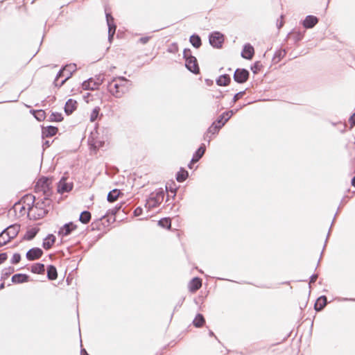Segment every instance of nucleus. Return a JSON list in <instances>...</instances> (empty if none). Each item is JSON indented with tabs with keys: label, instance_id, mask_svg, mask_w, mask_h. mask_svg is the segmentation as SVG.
Listing matches in <instances>:
<instances>
[{
	"label": "nucleus",
	"instance_id": "obj_37",
	"mask_svg": "<svg viewBox=\"0 0 355 355\" xmlns=\"http://www.w3.org/2000/svg\"><path fill=\"white\" fill-rule=\"evenodd\" d=\"M33 115L35 118L39 121H43L46 117L45 112L42 110L33 111Z\"/></svg>",
	"mask_w": 355,
	"mask_h": 355
},
{
	"label": "nucleus",
	"instance_id": "obj_36",
	"mask_svg": "<svg viewBox=\"0 0 355 355\" xmlns=\"http://www.w3.org/2000/svg\"><path fill=\"white\" fill-rule=\"evenodd\" d=\"M121 205H116L114 208L108 209L106 214L103 215L102 218H105L109 215H111L112 216H115L117 214V212L121 209Z\"/></svg>",
	"mask_w": 355,
	"mask_h": 355
},
{
	"label": "nucleus",
	"instance_id": "obj_21",
	"mask_svg": "<svg viewBox=\"0 0 355 355\" xmlns=\"http://www.w3.org/2000/svg\"><path fill=\"white\" fill-rule=\"evenodd\" d=\"M55 241V236L53 234H49L43 241L42 247L45 250L50 249Z\"/></svg>",
	"mask_w": 355,
	"mask_h": 355
},
{
	"label": "nucleus",
	"instance_id": "obj_55",
	"mask_svg": "<svg viewBox=\"0 0 355 355\" xmlns=\"http://www.w3.org/2000/svg\"><path fill=\"white\" fill-rule=\"evenodd\" d=\"M286 54V52L284 50L283 51H279V53H278V56L279 57V58L281 57H283L284 56V55Z\"/></svg>",
	"mask_w": 355,
	"mask_h": 355
},
{
	"label": "nucleus",
	"instance_id": "obj_62",
	"mask_svg": "<svg viewBox=\"0 0 355 355\" xmlns=\"http://www.w3.org/2000/svg\"><path fill=\"white\" fill-rule=\"evenodd\" d=\"M23 209H24V207H22L21 209H20V211H22Z\"/></svg>",
	"mask_w": 355,
	"mask_h": 355
},
{
	"label": "nucleus",
	"instance_id": "obj_15",
	"mask_svg": "<svg viewBox=\"0 0 355 355\" xmlns=\"http://www.w3.org/2000/svg\"><path fill=\"white\" fill-rule=\"evenodd\" d=\"M318 22V19L313 15H307L303 21V26L306 28H313Z\"/></svg>",
	"mask_w": 355,
	"mask_h": 355
},
{
	"label": "nucleus",
	"instance_id": "obj_47",
	"mask_svg": "<svg viewBox=\"0 0 355 355\" xmlns=\"http://www.w3.org/2000/svg\"><path fill=\"white\" fill-rule=\"evenodd\" d=\"M283 17H284V15H282L280 17L281 19L280 20L277 19V27L278 29H280L284 25Z\"/></svg>",
	"mask_w": 355,
	"mask_h": 355
},
{
	"label": "nucleus",
	"instance_id": "obj_61",
	"mask_svg": "<svg viewBox=\"0 0 355 355\" xmlns=\"http://www.w3.org/2000/svg\"><path fill=\"white\" fill-rule=\"evenodd\" d=\"M23 209H24V207H22L21 209H20V211H22Z\"/></svg>",
	"mask_w": 355,
	"mask_h": 355
},
{
	"label": "nucleus",
	"instance_id": "obj_57",
	"mask_svg": "<svg viewBox=\"0 0 355 355\" xmlns=\"http://www.w3.org/2000/svg\"><path fill=\"white\" fill-rule=\"evenodd\" d=\"M352 184L355 187V176L352 179Z\"/></svg>",
	"mask_w": 355,
	"mask_h": 355
},
{
	"label": "nucleus",
	"instance_id": "obj_29",
	"mask_svg": "<svg viewBox=\"0 0 355 355\" xmlns=\"http://www.w3.org/2000/svg\"><path fill=\"white\" fill-rule=\"evenodd\" d=\"M45 271V267L43 263H37L32 266L31 272L36 274H43Z\"/></svg>",
	"mask_w": 355,
	"mask_h": 355
},
{
	"label": "nucleus",
	"instance_id": "obj_12",
	"mask_svg": "<svg viewBox=\"0 0 355 355\" xmlns=\"http://www.w3.org/2000/svg\"><path fill=\"white\" fill-rule=\"evenodd\" d=\"M76 225L72 222L64 225L59 230L58 234L62 236H67L69 235L71 232L76 230Z\"/></svg>",
	"mask_w": 355,
	"mask_h": 355
},
{
	"label": "nucleus",
	"instance_id": "obj_19",
	"mask_svg": "<svg viewBox=\"0 0 355 355\" xmlns=\"http://www.w3.org/2000/svg\"><path fill=\"white\" fill-rule=\"evenodd\" d=\"M202 286V280L199 277L193 278L189 282V290L196 292Z\"/></svg>",
	"mask_w": 355,
	"mask_h": 355
},
{
	"label": "nucleus",
	"instance_id": "obj_2",
	"mask_svg": "<svg viewBox=\"0 0 355 355\" xmlns=\"http://www.w3.org/2000/svg\"><path fill=\"white\" fill-rule=\"evenodd\" d=\"M76 70V65L75 64H67L61 69L54 80L55 86L60 87L64 83L69 79L73 73Z\"/></svg>",
	"mask_w": 355,
	"mask_h": 355
},
{
	"label": "nucleus",
	"instance_id": "obj_6",
	"mask_svg": "<svg viewBox=\"0 0 355 355\" xmlns=\"http://www.w3.org/2000/svg\"><path fill=\"white\" fill-rule=\"evenodd\" d=\"M210 44L216 49H220L224 42V36L219 32H214L209 37Z\"/></svg>",
	"mask_w": 355,
	"mask_h": 355
},
{
	"label": "nucleus",
	"instance_id": "obj_43",
	"mask_svg": "<svg viewBox=\"0 0 355 355\" xmlns=\"http://www.w3.org/2000/svg\"><path fill=\"white\" fill-rule=\"evenodd\" d=\"M261 67L260 62H256L251 67L252 71L254 73H257Z\"/></svg>",
	"mask_w": 355,
	"mask_h": 355
},
{
	"label": "nucleus",
	"instance_id": "obj_22",
	"mask_svg": "<svg viewBox=\"0 0 355 355\" xmlns=\"http://www.w3.org/2000/svg\"><path fill=\"white\" fill-rule=\"evenodd\" d=\"M105 15H106L107 24L108 26V33H111V31H112L113 33H115L116 26L114 23L113 17L111 15L110 13H108V12H106Z\"/></svg>",
	"mask_w": 355,
	"mask_h": 355
},
{
	"label": "nucleus",
	"instance_id": "obj_53",
	"mask_svg": "<svg viewBox=\"0 0 355 355\" xmlns=\"http://www.w3.org/2000/svg\"><path fill=\"white\" fill-rule=\"evenodd\" d=\"M114 34L115 33L112 31H111V33H108V40L110 41V42H111L112 40H113Z\"/></svg>",
	"mask_w": 355,
	"mask_h": 355
},
{
	"label": "nucleus",
	"instance_id": "obj_14",
	"mask_svg": "<svg viewBox=\"0 0 355 355\" xmlns=\"http://www.w3.org/2000/svg\"><path fill=\"white\" fill-rule=\"evenodd\" d=\"M254 48L250 44H245L241 52V56L247 60H251L254 55Z\"/></svg>",
	"mask_w": 355,
	"mask_h": 355
},
{
	"label": "nucleus",
	"instance_id": "obj_11",
	"mask_svg": "<svg viewBox=\"0 0 355 355\" xmlns=\"http://www.w3.org/2000/svg\"><path fill=\"white\" fill-rule=\"evenodd\" d=\"M205 150L206 148L205 144H202L199 147V148L195 152L191 160V163L188 165V167L189 168H191L192 164L198 162L201 159V157L204 155L205 153Z\"/></svg>",
	"mask_w": 355,
	"mask_h": 355
},
{
	"label": "nucleus",
	"instance_id": "obj_3",
	"mask_svg": "<svg viewBox=\"0 0 355 355\" xmlns=\"http://www.w3.org/2000/svg\"><path fill=\"white\" fill-rule=\"evenodd\" d=\"M164 198V191L160 188L151 193L145 204V208L148 211L158 207Z\"/></svg>",
	"mask_w": 355,
	"mask_h": 355
},
{
	"label": "nucleus",
	"instance_id": "obj_10",
	"mask_svg": "<svg viewBox=\"0 0 355 355\" xmlns=\"http://www.w3.org/2000/svg\"><path fill=\"white\" fill-rule=\"evenodd\" d=\"M43 254V251L39 248L30 249L26 254V259L29 261H34L40 259Z\"/></svg>",
	"mask_w": 355,
	"mask_h": 355
},
{
	"label": "nucleus",
	"instance_id": "obj_26",
	"mask_svg": "<svg viewBox=\"0 0 355 355\" xmlns=\"http://www.w3.org/2000/svg\"><path fill=\"white\" fill-rule=\"evenodd\" d=\"M189 176V173L187 171L181 168L180 170L176 174V180L179 182H183L187 180Z\"/></svg>",
	"mask_w": 355,
	"mask_h": 355
},
{
	"label": "nucleus",
	"instance_id": "obj_34",
	"mask_svg": "<svg viewBox=\"0 0 355 355\" xmlns=\"http://www.w3.org/2000/svg\"><path fill=\"white\" fill-rule=\"evenodd\" d=\"M37 230L32 228L28 230L24 236V239L28 241L32 240L37 234Z\"/></svg>",
	"mask_w": 355,
	"mask_h": 355
},
{
	"label": "nucleus",
	"instance_id": "obj_44",
	"mask_svg": "<svg viewBox=\"0 0 355 355\" xmlns=\"http://www.w3.org/2000/svg\"><path fill=\"white\" fill-rule=\"evenodd\" d=\"M15 271V269L12 266H10L8 268H4L2 271V275H4V276H8L10 275L11 273L14 272Z\"/></svg>",
	"mask_w": 355,
	"mask_h": 355
},
{
	"label": "nucleus",
	"instance_id": "obj_1",
	"mask_svg": "<svg viewBox=\"0 0 355 355\" xmlns=\"http://www.w3.org/2000/svg\"><path fill=\"white\" fill-rule=\"evenodd\" d=\"M130 80L123 76L113 78L108 83V91L116 98H121L130 87Z\"/></svg>",
	"mask_w": 355,
	"mask_h": 355
},
{
	"label": "nucleus",
	"instance_id": "obj_28",
	"mask_svg": "<svg viewBox=\"0 0 355 355\" xmlns=\"http://www.w3.org/2000/svg\"><path fill=\"white\" fill-rule=\"evenodd\" d=\"M205 322V318L201 313H198L193 321V325L197 328L202 327Z\"/></svg>",
	"mask_w": 355,
	"mask_h": 355
},
{
	"label": "nucleus",
	"instance_id": "obj_49",
	"mask_svg": "<svg viewBox=\"0 0 355 355\" xmlns=\"http://www.w3.org/2000/svg\"><path fill=\"white\" fill-rule=\"evenodd\" d=\"M150 39V37H142L139 39V42H141L143 44H146L149 40Z\"/></svg>",
	"mask_w": 355,
	"mask_h": 355
},
{
	"label": "nucleus",
	"instance_id": "obj_63",
	"mask_svg": "<svg viewBox=\"0 0 355 355\" xmlns=\"http://www.w3.org/2000/svg\"><path fill=\"white\" fill-rule=\"evenodd\" d=\"M23 209H24V207H22L21 209H20V211H22Z\"/></svg>",
	"mask_w": 355,
	"mask_h": 355
},
{
	"label": "nucleus",
	"instance_id": "obj_42",
	"mask_svg": "<svg viewBox=\"0 0 355 355\" xmlns=\"http://www.w3.org/2000/svg\"><path fill=\"white\" fill-rule=\"evenodd\" d=\"M245 94V91L239 92L236 94L232 99V103L234 104L239 98L243 97V96Z\"/></svg>",
	"mask_w": 355,
	"mask_h": 355
},
{
	"label": "nucleus",
	"instance_id": "obj_27",
	"mask_svg": "<svg viewBox=\"0 0 355 355\" xmlns=\"http://www.w3.org/2000/svg\"><path fill=\"white\" fill-rule=\"evenodd\" d=\"M120 194L121 191L116 189H114L108 193L107 200L110 202H113L117 200Z\"/></svg>",
	"mask_w": 355,
	"mask_h": 355
},
{
	"label": "nucleus",
	"instance_id": "obj_56",
	"mask_svg": "<svg viewBox=\"0 0 355 355\" xmlns=\"http://www.w3.org/2000/svg\"><path fill=\"white\" fill-rule=\"evenodd\" d=\"M80 355H89L87 351L85 349H82L80 352Z\"/></svg>",
	"mask_w": 355,
	"mask_h": 355
},
{
	"label": "nucleus",
	"instance_id": "obj_54",
	"mask_svg": "<svg viewBox=\"0 0 355 355\" xmlns=\"http://www.w3.org/2000/svg\"><path fill=\"white\" fill-rule=\"evenodd\" d=\"M51 145V143L49 141H45V142L43 144V147L48 148Z\"/></svg>",
	"mask_w": 355,
	"mask_h": 355
},
{
	"label": "nucleus",
	"instance_id": "obj_33",
	"mask_svg": "<svg viewBox=\"0 0 355 355\" xmlns=\"http://www.w3.org/2000/svg\"><path fill=\"white\" fill-rule=\"evenodd\" d=\"M227 122H222L220 121L219 125H217L216 124V122H214L211 125L209 128L208 129V132H210V133H212V134H216L217 133L219 130Z\"/></svg>",
	"mask_w": 355,
	"mask_h": 355
},
{
	"label": "nucleus",
	"instance_id": "obj_48",
	"mask_svg": "<svg viewBox=\"0 0 355 355\" xmlns=\"http://www.w3.org/2000/svg\"><path fill=\"white\" fill-rule=\"evenodd\" d=\"M8 258L7 253L3 252L0 254V265L3 263Z\"/></svg>",
	"mask_w": 355,
	"mask_h": 355
},
{
	"label": "nucleus",
	"instance_id": "obj_20",
	"mask_svg": "<svg viewBox=\"0 0 355 355\" xmlns=\"http://www.w3.org/2000/svg\"><path fill=\"white\" fill-rule=\"evenodd\" d=\"M243 106H241L239 108H237V109H234V110H230V111H227V112H223L222 114H220L218 117V119H217V122L218 123H220V121H222V119L223 118H225V116H226L227 117L225 118V122H227L228 120L234 114H236L238 110L241 108H242Z\"/></svg>",
	"mask_w": 355,
	"mask_h": 355
},
{
	"label": "nucleus",
	"instance_id": "obj_5",
	"mask_svg": "<svg viewBox=\"0 0 355 355\" xmlns=\"http://www.w3.org/2000/svg\"><path fill=\"white\" fill-rule=\"evenodd\" d=\"M49 184L50 180L48 178L42 177L37 182L35 190L37 191H42L44 196H50L51 191Z\"/></svg>",
	"mask_w": 355,
	"mask_h": 355
},
{
	"label": "nucleus",
	"instance_id": "obj_64",
	"mask_svg": "<svg viewBox=\"0 0 355 355\" xmlns=\"http://www.w3.org/2000/svg\"><path fill=\"white\" fill-rule=\"evenodd\" d=\"M46 211L43 210V215H45L46 214Z\"/></svg>",
	"mask_w": 355,
	"mask_h": 355
},
{
	"label": "nucleus",
	"instance_id": "obj_32",
	"mask_svg": "<svg viewBox=\"0 0 355 355\" xmlns=\"http://www.w3.org/2000/svg\"><path fill=\"white\" fill-rule=\"evenodd\" d=\"M91 220V213L88 211L81 212L79 220L83 224H87Z\"/></svg>",
	"mask_w": 355,
	"mask_h": 355
},
{
	"label": "nucleus",
	"instance_id": "obj_30",
	"mask_svg": "<svg viewBox=\"0 0 355 355\" xmlns=\"http://www.w3.org/2000/svg\"><path fill=\"white\" fill-rule=\"evenodd\" d=\"M189 41L192 46L196 49H198L202 44L200 36L196 34H193L190 37Z\"/></svg>",
	"mask_w": 355,
	"mask_h": 355
},
{
	"label": "nucleus",
	"instance_id": "obj_46",
	"mask_svg": "<svg viewBox=\"0 0 355 355\" xmlns=\"http://www.w3.org/2000/svg\"><path fill=\"white\" fill-rule=\"evenodd\" d=\"M143 209L141 207H138L134 210V215L135 216H139L142 214Z\"/></svg>",
	"mask_w": 355,
	"mask_h": 355
},
{
	"label": "nucleus",
	"instance_id": "obj_41",
	"mask_svg": "<svg viewBox=\"0 0 355 355\" xmlns=\"http://www.w3.org/2000/svg\"><path fill=\"white\" fill-rule=\"evenodd\" d=\"M21 260V255L19 253H15L11 259V263L17 264Z\"/></svg>",
	"mask_w": 355,
	"mask_h": 355
},
{
	"label": "nucleus",
	"instance_id": "obj_23",
	"mask_svg": "<svg viewBox=\"0 0 355 355\" xmlns=\"http://www.w3.org/2000/svg\"><path fill=\"white\" fill-rule=\"evenodd\" d=\"M47 277L50 280H55L58 277V272L56 268L53 265H49L47 267Z\"/></svg>",
	"mask_w": 355,
	"mask_h": 355
},
{
	"label": "nucleus",
	"instance_id": "obj_24",
	"mask_svg": "<svg viewBox=\"0 0 355 355\" xmlns=\"http://www.w3.org/2000/svg\"><path fill=\"white\" fill-rule=\"evenodd\" d=\"M231 81V78L229 75L224 74L221 75L216 80V84L219 86H226L228 85Z\"/></svg>",
	"mask_w": 355,
	"mask_h": 355
},
{
	"label": "nucleus",
	"instance_id": "obj_9",
	"mask_svg": "<svg viewBox=\"0 0 355 355\" xmlns=\"http://www.w3.org/2000/svg\"><path fill=\"white\" fill-rule=\"evenodd\" d=\"M102 82V79L98 78L97 81H95L91 78L83 83V88L85 90H94L98 88Z\"/></svg>",
	"mask_w": 355,
	"mask_h": 355
},
{
	"label": "nucleus",
	"instance_id": "obj_4",
	"mask_svg": "<svg viewBox=\"0 0 355 355\" xmlns=\"http://www.w3.org/2000/svg\"><path fill=\"white\" fill-rule=\"evenodd\" d=\"M183 58L185 60V67L187 69L194 74L200 72L198 61L196 57L192 55L189 49H185L183 51Z\"/></svg>",
	"mask_w": 355,
	"mask_h": 355
},
{
	"label": "nucleus",
	"instance_id": "obj_38",
	"mask_svg": "<svg viewBox=\"0 0 355 355\" xmlns=\"http://www.w3.org/2000/svg\"><path fill=\"white\" fill-rule=\"evenodd\" d=\"M159 225L164 228L169 229L171 227V220L168 218H162L158 221Z\"/></svg>",
	"mask_w": 355,
	"mask_h": 355
},
{
	"label": "nucleus",
	"instance_id": "obj_50",
	"mask_svg": "<svg viewBox=\"0 0 355 355\" xmlns=\"http://www.w3.org/2000/svg\"><path fill=\"white\" fill-rule=\"evenodd\" d=\"M318 279V275L317 274H313L312 275L311 277H310V281H309V285H311V284L315 282V281L317 280Z\"/></svg>",
	"mask_w": 355,
	"mask_h": 355
},
{
	"label": "nucleus",
	"instance_id": "obj_35",
	"mask_svg": "<svg viewBox=\"0 0 355 355\" xmlns=\"http://www.w3.org/2000/svg\"><path fill=\"white\" fill-rule=\"evenodd\" d=\"M10 240H11V239H10L8 236H6V233L5 231L3 230L0 233V247L6 245Z\"/></svg>",
	"mask_w": 355,
	"mask_h": 355
},
{
	"label": "nucleus",
	"instance_id": "obj_59",
	"mask_svg": "<svg viewBox=\"0 0 355 355\" xmlns=\"http://www.w3.org/2000/svg\"><path fill=\"white\" fill-rule=\"evenodd\" d=\"M209 334L210 336H215L214 334L211 331H209Z\"/></svg>",
	"mask_w": 355,
	"mask_h": 355
},
{
	"label": "nucleus",
	"instance_id": "obj_25",
	"mask_svg": "<svg viewBox=\"0 0 355 355\" xmlns=\"http://www.w3.org/2000/svg\"><path fill=\"white\" fill-rule=\"evenodd\" d=\"M57 132L58 128L56 127L50 125L43 130L42 135L46 137H49L56 135Z\"/></svg>",
	"mask_w": 355,
	"mask_h": 355
},
{
	"label": "nucleus",
	"instance_id": "obj_16",
	"mask_svg": "<svg viewBox=\"0 0 355 355\" xmlns=\"http://www.w3.org/2000/svg\"><path fill=\"white\" fill-rule=\"evenodd\" d=\"M77 107V102L71 98L69 99L64 106V112L67 115L71 114Z\"/></svg>",
	"mask_w": 355,
	"mask_h": 355
},
{
	"label": "nucleus",
	"instance_id": "obj_39",
	"mask_svg": "<svg viewBox=\"0 0 355 355\" xmlns=\"http://www.w3.org/2000/svg\"><path fill=\"white\" fill-rule=\"evenodd\" d=\"M100 112V108L98 107H96L92 112L90 114V121L94 122L97 119Z\"/></svg>",
	"mask_w": 355,
	"mask_h": 355
},
{
	"label": "nucleus",
	"instance_id": "obj_7",
	"mask_svg": "<svg viewBox=\"0 0 355 355\" xmlns=\"http://www.w3.org/2000/svg\"><path fill=\"white\" fill-rule=\"evenodd\" d=\"M249 71L245 69H237L234 71V80L238 83L246 82L249 78Z\"/></svg>",
	"mask_w": 355,
	"mask_h": 355
},
{
	"label": "nucleus",
	"instance_id": "obj_31",
	"mask_svg": "<svg viewBox=\"0 0 355 355\" xmlns=\"http://www.w3.org/2000/svg\"><path fill=\"white\" fill-rule=\"evenodd\" d=\"M49 196H44V198L42 201H39L36 202L35 205V208L40 209L41 210L44 209V207L46 206H49L50 205Z\"/></svg>",
	"mask_w": 355,
	"mask_h": 355
},
{
	"label": "nucleus",
	"instance_id": "obj_52",
	"mask_svg": "<svg viewBox=\"0 0 355 355\" xmlns=\"http://www.w3.org/2000/svg\"><path fill=\"white\" fill-rule=\"evenodd\" d=\"M166 189L169 190L172 193H173V197L175 196L177 189H173V187H168L167 185L166 186Z\"/></svg>",
	"mask_w": 355,
	"mask_h": 355
},
{
	"label": "nucleus",
	"instance_id": "obj_18",
	"mask_svg": "<svg viewBox=\"0 0 355 355\" xmlns=\"http://www.w3.org/2000/svg\"><path fill=\"white\" fill-rule=\"evenodd\" d=\"M29 276L26 274H15L12 277V282L15 284H21L28 282Z\"/></svg>",
	"mask_w": 355,
	"mask_h": 355
},
{
	"label": "nucleus",
	"instance_id": "obj_40",
	"mask_svg": "<svg viewBox=\"0 0 355 355\" xmlns=\"http://www.w3.org/2000/svg\"><path fill=\"white\" fill-rule=\"evenodd\" d=\"M50 119H51V121H53L59 122L63 119V117L60 113L53 112L51 114V115L50 116Z\"/></svg>",
	"mask_w": 355,
	"mask_h": 355
},
{
	"label": "nucleus",
	"instance_id": "obj_17",
	"mask_svg": "<svg viewBox=\"0 0 355 355\" xmlns=\"http://www.w3.org/2000/svg\"><path fill=\"white\" fill-rule=\"evenodd\" d=\"M327 304V298L326 296L322 295L318 298L314 305V309L316 311H322Z\"/></svg>",
	"mask_w": 355,
	"mask_h": 355
},
{
	"label": "nucleus",
	"instance_id": "obj_45",
	"mask_svg": "<svg viewBox=\"0 0 355 355\" xmlns=\"http://www.w3.org/2000/svg\"><path fill=\"white\" fill-rule=\"evenodd\" d=\"M25 200L26 201H28V202H31V205L33 206L34 202H35V197L33 195H31V194L26 195L25 196ZM28 205H30L29 203H28Z\"/></svg>",
	"mask_w": 355,
	"mask_h": 355
},
{
	"label": "nucleus",
	"instance_id": "obj_60",
	"mask_svg": "<svg viewBox=\"0 0 355 355\" xmlns=\"http://www.w3.org/2000/svg\"><path fill=\"white\" fill-rule=\"evenodd\" d=\"M344 300H351V301H355V299H347L345 298Z\"/></svg>",
	"mask_w": 355,
	"mask_h": 355
},
{
	"label": "nucleus",
	"instance_id": "obj_13",
	"mask_svg": "<svg viewBox=\"0 0 355 355\" xmlns=\"http://www.w3.org/2000/svg\"><path fill=\"white\" fill-rule=\"evenodd\" d=\"M20 230V225L18 224L10 225L8 227L3 230L6 232V236H8L10 239H14Z\"/></svg>",
	"mask_w": 355,
	"mask_h": 355
},
{
	"label": "nucleus",
	"instance_id": "obj_8",
	"mask_svg": "<svg viewBox=\"0 0 355 355\" xmlns=\"http://www.w3.org/2000/svg\"><path fill=\"white\" fill-rule=\"evenodd\" d=\"M67 178L62 177L58 183V192L64 193L70 191L73 189V183L67 182Z\"/></svg>",
	"mask_w": 355,
	"mask_h": 355
},
{
	"label": "nucleus",
	"instance_id": "obj_51",
	"mask_svg": "<svg viewBox=\"0 0 355 355\" xmlns=\"http://www.w3.org/2000/svg\"><path fill=\"white\" fill-rule=\"evenodd\" d=\"M349 121L350 123L351 128L355 125V113L350 116Z\"/></svg>",
	"mask_w": 355,
	"mask_h": 355
},
{
	"label": "nucleus",
	"instance_id": "obj_58",
	"mask_svg": "<svg viewBox=\"0 0 355 355\" xmlns=\"http://www.w3.org/2000/svg\"><path fill=\"white\" fill-rule=\"evenodd\" d=\"M4 286H5L4 283H1V284H0V290L3 289V288H4Z\"/></svg>",
	"mask_w": 355,
	"mask_h": 355
}]
</instances>
